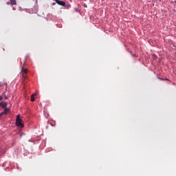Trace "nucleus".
<instances>
[{"label":"nucleus","instance_id":"obj_11","mask_svg":"<svg viewBox=\"0 0 176 176\" xmlns=\"http://www.w3.org/2000/svg\"><path fill=\"white\" fill-rule=\"evenodd\" d=\"M84 7H85V8H87V5L84 4Z\"/></svg>","mask_w":176,"mask_h":176},{"label":"nucleus","instance_id":"obj_12","mask_svg":"<svg viewBox=\"0 0 176 176\" xmlns=\"http://www.w3.org/2000/svg\"><path fill=\"white\" fill-rule=\"evenodd\" d=\"M54 5H56V3H52V6H54Z\"/></svg>","mask_w":176,"mask_h":176},{"label":"nucleus","instance_id":"obj_1","mask_svg":"<svg viewBox=\"0 0 176 176\" xmlns=\"http://www.w3.org/2000/svg\"><path fill=\"white\" fill-rule=\"evenodd\" d=\"M16 126L18 127H24V125H23V120L20 118V116H16Z\"/></svg>","mask_w":176,"mask_h":176},{"label":"nucleus","instance_id":"obj_5","mask_svg":"<svg viewBox=\"0 0 176 176\" xmlns=\"http://www.w3.org/2000/svg\"><path fill=\"white\" fill-rule=\"evenodd\" d=\"M58 5H60V6H65V2L60 1V0H54Z\"/></svg>","mask_w":176,"mask_h":176},{"label":"nucleus","instance_id":"obj_2","mask_svg":"<svg viewBox=\"0 0 176 176\" xmlns=\"http://www.w3.org/2000/svg\"><path fill=\"white\" fill-rule=\"evenodd\" d=\"M22 78L23 79H27V74H28V69L22 67L21 69Z\"/></svg>","mask_w":176,"mask_h":176},{"label":"nucleus","instance_id":"obj_9","mask_svg":"<svg viewBox=\"0 0 176 176\" xmlns=\"http://www.w3.org/2000/svg\"><path fill=\"white\" fill-rule=\"evenodd\" d=\"M6 3H7V5H10L11 4V3L9 2V1H8Z\"/></svg>","mask_w":176,"mask_h":176},{"label":"nucleus","instance_id":"obj_8","mask_svg":"<svg viewBox=\"0 0 176 176\" xmlns=\"http://www.w3.org/2000/svg\"><path fill=\"white\" fill-rule=\"evenodd\" d=\"M11 5H17V1L16 0H10Z\"/></svg>","mask_w":176,"mask_h":176},{"label":"nucleus","instance_id":"obj_3","mask_svg":"<svg viewBox=\"0 0 176 176\" xmlns=\"http://www.w3.org/2000/svg\"><path fill=\"white\" fill-rule=\"evenodd\" d=\"M10 111V110L9 109L6 108L4 111H3L0 113V118H2V116H3V115H8V113H9Z\"/></svg>","mask_w":176,"mask_h":176},{"label":"nucleus","instance_id":"obj_10","mask_svg":"<svg viewBox=\"0 0 176 176\" xmlns=\"http://www.w3.org/2000/svg\"><path fill=\"white\" fill-rule=\"evenodd\" d=\"M3 97L2 96H0V101H1V100H3Z\"/></svg>","mask_w":176,"mask_h":176},{"label":"nucleus","instance_id":"obj_4","mask_svg":"<svg viewBox=\"0 0 176 176\" xmlns=\"http://www.w3.org/2000/svg\"><path fill=\"white\" fill-rule=\"evenodd\" d=\"M10 111V110L9 109L6 108L4 111H3L0 113V118H2V116H3V115H8V113H9Z\"/></svg>","mask_w":176,"mask_h":176},{"label":"nucleus","instance_id":"obj_6","mask_svg":"<svg viewBox=\"0 0 176 176\" xmlns=\"http://www.w3.org/2000/svg\"><path fill=\"white\" fill-rule=\"evenodd\" d=\"M0 107H2V108H5V109H6V107H8V103L6 102H0Z\"/></svg>","mask_w":176,"mask_h":176},{"label":"nucleus","instance_id":"obj_7","mask_svg":"<svg viewBox=\"0 0 176 176\" xmlns=\"http://www.w3.org/2000/svg\"><path fill=\"white\" fill-rule=\"evenodd\" d=\"M35 96H36V94H32V96H31V101H32V102H34V101H35Z\"/></svg>","mask_w":176,"mask_h":176}]
</instances>
